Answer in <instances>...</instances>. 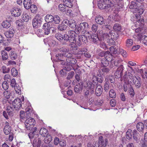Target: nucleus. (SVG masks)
I'll return each instance as SVG.
<instances>
[{"label": "nucleus", "instance_id": "12", "mask_svg": "<svg viewBox=\"0 0 147 147\" xmlns=\"http://www.w3.org/2000/svg\"><path fill=\"white\" fill-rule=\"evenodd\" d=\"M11 12L12 16L18 17L21 15V10L19 8L15 7L11 11Z\"/></svg>", "mask_w": 147, "mask_h": 147}, {"label": "nucleus", "instance_id": "14", "mask_svg": "<svg viewBox=\"0 0 147 147\" xmlns=\"http://www.w3.org/2000/svg\"><path fill=\"white\" fill-rule=\"evenodd\" d=\"M89 84L90 85L89 86H88L89 87H87L85 90H84V96L86 98H88L89 96L90 95V92L91 90L92 86L90 87L91 85V82H89Z\"/></svg>", "mask_w": 147, "mask_h": 147}, {"label": "nucleus", "instance_id": "32", "mask_svg": "<svg viewBox=\"0 0 147 147\" xmlns=\"http://www.w3.org/2000/svg\"><path fill=\"white\" fill-rule=\"evenodd\" d=\"M48 130L45 128H42L40 129V134L43 137H45L49 135L48 134Z\"/></svg>", "mask_w": 147, "mask_h": 147}, {"label": "nucleus", "instance_id": "25", "mask_svg": "<svg viewBox=\"0 0 147 147\" xmlns=\"http://www.w3.org/2000/svg\"><path fill=\"white\" fill-rule=\"evenodd\" d=\"M65 60L68 63V65L75 64L77 62V60L73 57L70 59H66Z\"/></svg>", "mask_w": 147, "mask_h": 147}, {"label": "nucleus", "instance_id": "38", "mask_svg": "<svg viewBox=\"0 0 147 147\" xmlns=\"http://www.w3.org/2000/svg\"><path fill=\"white\" fill-rule=\"evenodd\" d=\"M64 53H60L57 54L56 55V57L57 60H58L57 61H62L63 60L65 59V57L64 56Z\"/></svg>", "mask_w": 147, "mask_h": 147}, {"label": "nucleus", "instance_id": "48", "mask_svg": "<svg viewBox=\"0 0 147 147\" xmlns=\"http://www.w3.org/2000/svg\"><path fill=\"white\" fill-rule=\"evenodd\" d=\"M129 93L131 96V97H133L135 94V92L134 90L131 85H130V87H129Z\"/></svg>", "mask_w": 147, "mask_h": 147}, {"label": "nucleus", "instance_id": "18", "mask_svg": "<svg viewBox=\"0 0 147 147\" xmlns=\"http://www.w3.org/2000/svg\"><path fill=\"white\" fill-rule=\"evenodd\" d=\"M41 18L40 17L36 18H34L32 21L33 26L34 28L36 27L37 26H39L41 23Z\"/></svg>", "mask_w": 147, "mask_h": 147}, {"label": "nucleus", "instance_id": "63", "mask_svg": "<svg viewBox=\"0 0 147 147\" xmlns=\"http://www.w3.org/2000/svg\"><path fill=\"white\" fill-rule=\"evenodd\" d=\"M74 75V73L73 71L70 72L68 74L67 76V80H69L72 78Z\"/></svg>", "mask_w": 147, "mask_h": 147}, {"label": "nucleus", "instance_id": "55", "mask_svg": "<svg viewBox=\"0 0 147 147\" xmlns=\"http://www.w3.org/2000/svg\"><path fill=\"white\" fill-rule=\"evenodd\" d=\"M109 96L112 98H115L116 97V93L113 89H111L109 91Z\"/></svg>", "mask_w": 147, "mask_h": 147}, {"label": "nucleus", "instance_id": "13", "mask_svg": "<svg viewBox=\"0 0 147 147\" xmlns=\"http://www.w3.org/2000/svg\"><path fill=\"white\" fill-rule=\"evenodd\" d=\"M134 78L136 79H134V80L133 81V82L136 88H139L141 86V78L139 77L137 78L136 76H135Z\"/></svg>", "mask_w": 147, "mask_h": 147}, {"label": "nucleus", "instance_id": "41", "mask_svg": "<svg viewBox=\"0 0 147 147\" xmlns=\"http://www.w3.org/2000/svg\"><path fill=\"white\" fill-rule=\"evenodd\" d=\"M63 40L66 42H69V44L72 43V41L69 38V35L67 34H65L63 36Z\"/></svg>", "mask_w": 147, "mask_h": 147}, {"label": "nucleus", "instance_id": "43", "mask_svg": "<svg viewBox=\"0 0 147 147\" xmlns=\"http://www.w3.org/2000/svg\"><path fill=\"white\" fill-rule=\"evenodd\" d=\"M112 19H113V21H111L110 22V23L111 24H112L114 22H114L119 21L120 20V17L119 16L117 15V14H116L115 15H114L112 17Z\"/></svg>", "mask_w": 147, "mask_h": 147}, {"label": "nucleus", "instance_id": "20", "mask_svg": "<svg viewBox=\"0 0 147 147\" xmlns=\"http://www.w3.org/2000/svg\"><path fill=\"white\" fill-rule=\"evenodd\" d=\"M133 138L134 140L136 142L138 143L140 141V138L139 133L136 130H134L133 131Z\"/></svg>", "mask_w": 147, "mask_h": 147}, {"label": "nucleus", "instance_id": "60", "mask_svg": "<svg viewBox=\"0 0 147 147\" xmlns=\"http://www.w3.org/2000/svg\"><path fill=\"white\" fill-rule=\"evenodd\" d=\"M14 89L15 90L16 93L18 94H21V90L20 87L19 86V85L18 86L16 85L14 87Z\"/></svg>", "mask_w": 147, "mask_h": 147}, {"label": "nucleus", "instance_id": "29", "mask_svg": "<svg viewBox=\"0 0 147 147\" xmlns=\"http://www.w3.org/2000/svg\"><path fill=\"white\" fill-rule=\"evenodd\" d=\"M102 92V89L101 86L100 85H98L96 88V94L97 96H100Z\"/></svg>", "mask_w": 147, "mask_h": 147}, {"label": "nucleus", "instance_id": "56", "mask_svg": "<svg viewBox=\"0 0 147 147\" xmlns=\"http://www.w3.org/2000/svg\"><path fill=\"white\" fill-rule=\"evenodd\" d=\"M2 87L5 90H6L8 89L9 85L7 81H4L2 84Z\"/></svg>", "mask_w": 147, "mask_h": 147}, {"label": "nucleus", "instance_id": "45", "mask_svg": "<svg viewBox=\"0 0 147 147\" xmlns=\"http://www.w3.org/2000/svg\"><path fill=\"white\" fill-rule=\"evenodd\" d=\"M113 29L117 32L119 31L121 29V25L118 23H116L113 27Z\"/></svg>", "mask_w": 147, "mask_h": 147}, {"label": "nucleus", "instance_id": "36", "mask_svg": "<svg viewBox=\"0 0 147 147\" xmlns=\"http://www.w3.org/2000/svg\"><path fill=\"white\" fill-rule=\"evenodd\" d=\"M138 7V5L134 1L131 2L129 5V8L130 9H137Z\"/></svg>", "mask_w": 147, "mask_h": 147}, {"label": "nucleus", "instance_id": "52", "mask_svg": "<svg viewBox=\"0 0 147 147\" xmlns=\"http://www.w3.org/2000/svg\"><path fill=\"white\" fill-rule=\"evenodd\" d=\"M65 6H66L64 4H60L58 6L59 10L61 11H65L66 8Z\"/></svg>", "mask_w": 147, "mask_h": 147}, {"label": "nucleus", "instance_id": "16", "mask_svg": "<svg viewBox=\"0 0 147 147\" xmlns=\"http://www.w3.org/2000/svg\"><path fill=\"white\" fill-rule=\"evenodd\" d=\"M83 85V82H80L76 84L74 88L75 92L76 93H79L80 90H81Z\"/></svg>", "mask_w": 147, "mask_h": 147}, {"label": "nucleus", "instance_id": "62", "mask_svg": "<svg viewBox=\"0 0 147 147\" xmlns=\"http://www.w3.org/2000/svg\"><path fill=\"white\" fill-rule=\"evenodd\" d=\"M98 28V26L97 24H95L92 25V30L94 32H96Z\"/></svg>", "mask_w": 147, "mask_h": 147}, {"label": "nucleus", "instance_id": "11", "mask_svg": "<svg viewBox=\"0 0 147 147\" xmlns=\"http://www.w3.org/2000/svg\"><path fill=\"white\" fill-rule=\"evenodd\" d=\"M102 35L101 34V38L100 39L97 35L95 34H90V36H88V37L90 40L94 43L96 42L98 40H102L101 39L102 38L101 36Z\"/></svg>", "mask_w": 147, "mask_h": 147}, {"label": "nucleus", "instance_id": "9", "mask_svg": "<svg viewBox=\"0 0 147 147\" xmlns=\"http://www.w3.org/2000/svg\"><path fill=\"white\" fill-rule=\"evenodd\" d=\"M12 103L14 108L16 110H18L20 109L22 107V101L20 99L18 98L15 99Z\"/></svg>", "mask_w": 147, "mask_h": 147}, {"label": "nucleus", "instance_id": "42", "mask_svg": "<svg viewBox=\"0 0 147 147\" xmlns=\"http://www.w3.org/2000/svg\"><path fill=\"white\" fill-rule=\"evenodd\" d=\"M2 25L3 28H9L11 26L10 23L7 20L3 22Z\"/></svg>", "mask_w": 147, "mask_h": 147}, {"label": "nucleus", "instance_id": "1", "mask_svg": "<svg viewBox=\"0 0 147 147\" xmlns=\"http://www.w3.org/2000/svg\"><path fill=\"white\" fill-rule=\"evenodd\" d=\"M35 123V120L31 117H29L27 118L25 122V127L27 130L30 129V132L28 134L29 138L32 139L33 138L35 135L37 133V128L36 127L33 128V125Z\"/></svg>", "mask_w": 147, "mask_h": 147}, {"label": "nucleus", "instance_id": "59", "mask_svg": "<svg viewBox=\"0 0 147 147\" xmlns=\"http://www.w3.org/2000/svg\"><path fill=\"white\" fill-rule=\"evenodd\" d=\"M11 73L13 76H16L18 75V71L15 68H12L11 70Z\"/></svg>", "mask_w": 147, "mask_h": 147}, {"label": "nucleus", "instance_id": "57", "mask_svg": "<svg viewBox=\"0 0 147 147\" xmlns=\"http://www.w3.org/2000/svg\"><path fill=\"white\" fill-rule=\"evenodd\" d=\"M31 11L32 13H35L37 10L36 6L35 5H32L30 8Z\"/></svg>", "mask_w": 147, "mask_h": 147}, {"label": "nucleus", "instance_id": "64", "mask_svg": "<svg viewBox=\"0 0 147 147\" xmlns=\"http://www.w3.org/2000/svg\"><path fill=\"white\" fill-rule=\"evenodd\" d=\"M3 73L4 74L8 73L9 71V68H7L5 66H3L2 67Z\"/></svg>", "mask_w": 147, "mask_h": 147}, {"label": "nucleus", "instance_id": "17", "mask_svg": "<svg viewBox=\"0 0 147 147\" xmlns=\"http://www.w3.org/2000/svg\"><path fill=\"white\" fill-rule=\"evenodd\" d=\"M95 21L96 23L100 25L105 24V21L104 18L100 15L98 16L95 18Z\"/></svg>", "mask_w": 147, "mask_h": 147}, {"label": "nucleus", "instance_id": "7", "mask_svg": "<svg viewBox=\"0 0 147 147\" xmlns=\"http://www.w3.org/2000/svg\"><path fill=\"white\" fill-rule=\"evenodd\" d=\"M43 27L45 34L47 35L51 32L54 34L56 32V29L53 27H50L47 23H44Z\"/></svg>", "mask_w": 147, "mask_h": 147}, {"label": "nucleus", "instance_id": "23", "mask_svg": "<svg viewBox=\"0 0 147 147\" xmlns=\"http://www.w3.org/2000/svg\"><path fill=\"white\" fill-rule=\"evenodd\" d=\"M41 140L39 138L35 139L33 142V145L34 147H40Z\"/></svg>", "mask_w": 147, "mask_h": 147}, {"label": "nucleus", "instance_id": "61", "mask_svg": "<svg viewBox=\"0 0 147 147\" xmlns=\"http://www.w3.org/2000/svg\"><path fill=\"white\" fill-rule=\"evenodd\" d=\"M16 24L18 26L21 27V28L23 26V22L21 19L17 20L16 22Z\"/></svg>", "mask_w": 147, "mask_h": 147}, {"label": "nucleus", "instance_id": "28", "mask_svg": "<svg viewBox=\"0 0 147 147\" xmlns=\"http://www.w3.org/2000/svg\"><path fill=\"white\" fill-rule=\"evenodd\" d=\"M6 111L9 116H12L14 112V108L11 106H8L7 107Z\"/></svg>", "mask_w": 147, "mask_h": 147}, {"label": "nucleus", "instance_id": "53", "mask_svg": "<svg viewBox=\"0 0 147 147\" xmlns=\"http://www.w3.org/2000/svg\"><path fill=\"white\" fill-rule=\"evenodd\" d=\"M29 19V17L26 13H24L22 15V19L25 22H28Z\"/></svg>", "mask_w": 147, "mask_h": 147}, {"label": "nucleus", "instance_id": "47", "mask_svg": "<svg viewBox=\"0 0 147 147\" xmlns=\"http://www.w3.org/2000/svg\"><path fill=\"white\" fill-rule=\"evenodd\" d=\"M61 19L59 16L55 15L54 17L53 21L54 23L57 24H59L60 23Z\"/></svg>", "mask_w": 147, "mask_h": 147}, {"label": "nucleus", "instance_id": "30", "mask_svg": "<svg viewBox=\"0 0 147 147\" xmlns=\"http://www.w3.org/2000/svg\"><path fill=\"white\" fill-rule=\"evenodd\" d=\"M102 68L101 70H101V72L102 75H105L108 73L110 71L109 69L107 67H102V65L101 66Z\"/></svg>", "mask_w": 147, "mask_h": 147}, {"label": "nucleus", "instance_id": "50", "mask_svg": "<svg viewBox=\"0 0 147 147\" xmlns=\"http://www.w3.org/2000/svg\"><path fill=\"white\" fill-rule=\"evenodd\" d=\"M105 59H108L109 58L111 59L112 58V54L110 53V52L108 51H105Z\"/></svg>", "mask_w": 147, "mask_h": 147}, {"label": "nucleus", "instance_id": "6", "mask_svg": "<svg viewBox=\"0 0 147 147\" xmlns=\"http://www.w3.org/2000/svg\"><path fill=\"white\" fill-rule=\"evenodd\" d=\"M136 12L138 13V15H136V21L139 23V24L142 26H143L144 24V20L142 18L140 15L142 14L144 11L142 9H139L138 7V9L136 10Z\"/></svg>", "mask_w": 147, "mask_h": 147}, {"label": "nucleus", "instance_id": "15", "mask_svg": "<svg viewBox=\"0 0 147 147\" xmlns=\"http://www.w3.org/2000/svg\"><path fill=\"white\" fill-rule=\"evenodd\" d=\"M15 31L13 28H11L9 30L6 31L5 33V35L6 37L8 38H12L14 36Z\"/></svg>", "mask_w": 147, "mask_h": 147}, {"label": "nucleus", "instance_id": "34", "mask_svg": "<svg viewBox=\"0 0 147 147\" xmlns=\"http://www.w3.org/2000/svg\"><path fill=\"white\" fill-rule=\"evenodd\" d=\"M136 127L139 131H142L144 128V123L141 122L138 123L136 125Z\"/></svg>", "mask_w": 147, "mask_h": 147}, {"label": "nucleus", "instance_id": "3", "mask_svg": "<svg viewBox=\"0 0 147 147\" xmlns=\"http://www.w3.org/2000/svg\"><path fill=\"white\" fill-rule=\"evenodd\" d=\"M89 28L88 24L86 22L81 23L79 26H78L75 28L77 34L86 32V30Z\"/></svg>", "mask_w": 147, "mask_h": 147}, {"label": "nucleus", "instance_id": "46", "mask_svg": "<svg viewBox=\"0 0 147 147\" xmlns=\"http://www.w3.org/2000/svg\"><path fill=\"white\" fill-rule=\"evenodd\" d=\"M46 137L44 140V142L47 144L49 143L52 140V138L50 135H48L46 136Z\"/></svg>", "mask_w": 147, "mask_h": 147}, {"label": "nucleus", "instance_id": "4", "mask_svg": "<svg viewBox=\"0 0 147 147\" xmlns=\"http://www.w3.org/2000/svg\"><path fill=\"white\" fill-rule=\"evenodd\" d=\"M114 4L111 3L109 4L107 3L105 0H104L102 1H100L98 3V6L99 8L101 9H108V10L112 9V8L114 6Z\"/></svg>", "mask_w": 147, "mask_h": 147}, {"label": "nucleus", "instance_id": "31", "mask_svg": "<svg viewBox=\"0 0 147 147\" xmlns=\"http://www.w3.org/2000/svg\"><path fill=\"white\" fill-rule=\"evenodd\" d=\"M98 72L99 74H98L96 78L97 79L98 82H99L100 83H102L104 79L102 76V75L101 74V71L98 70Z\"/></svg>", "mask_w": 147, "mask_h": 147}, {"label": "nucleus", "instance_id": "26", "mask_svg": "<svg viewBox=\"0 0 147 147\" xmlns=\"http://www.w3.org/2000/svg\"><path fill=\"white\" fill-rule=\"evenodd\" d=\"M3 131L5 134L8 135L11 133V127L9 125H5Z\"/></svg>", "mask_w": 147, "mask_h": 147}, {"label": "nucleus", "instance_id": "2", "mask_svg": "<svg viewBox=\"0 0 147 147\" xmlns=\"http://www.w3.org/2000/svg\"><path fill=\"white\" fill-rule=\"evenodd\" d=\"M87 38L84 35H79L77 38H76L74 44L71 45V47L72 49H76L78 47L80 46L82 43H86L87 42Z\"/></svg>", "mask_w": 147, "mask_h": 147}, {"label": "nucleus", "instance_id": "19", "mask_svg": "<svg viewBox=\"0 0 147 147\" xmlns=\"http://www.w3.org/2000/svg\"><path fill=\"white\" fill-rule=\"evenodd\" d=\"M122 61L121 59H117L114 62V66H113L111 68H113L114 69L116 68V67H121L123 65V64L121 63Z\"/></svg>", "mask_w": 147, "mask_h": 147}, {"label": "nucleus", "instance_id": "58", "mask_svg": "<svg viewBox=\"0 0 147 147\" xmlns=\"http://www.w3.org/2000/svg\"><path fill=\"white\" fill-rule=\"evenodd\" d=\"M64 56L67 58L66 59H70L73 57V55L71 53L68 52L64 53Z\"/></svg>", "mask_w": 147, "mask_h": 147}, {"label": "nucleus", "instance_id": "24", "mask_svg": "<svg viewBox=\"0 0 147 147\" xmlns=\"http://www.w3.org/2000/svg\"><path fill=\"white\" fill-rule=\"evenodd\" d=\"M74 0H63V2L65 5L69 8H71L73 5V2Z\"/></svg>", "mask_w": 147, "mask_h": 147}, {"label": "nucleus", "instance_id": "35", "mask_svg": "<svg viewBox=\"0 0 147 147\" xmlns=\"http://www.w3.org/2000/svg\"><path fill=\"white\" fill-rule=\"evenodd\" d=\"M133 44V40L131 39H127L125 41V46L126 47L129 48Z\"/></svg>", "mask_w": 147, "mask_h": 147}, {"label": "nucleus", "instance_id": "40", "mask_svg": "<svg viewBox=\"0 0 147 147\" xmlns=\"http://www.w3.org/2000/svg\"><path fill=\"white\" fill-rule=\"evenodd\" d=\"M1 56L3 60H7L8 57V56L6 51L5 50H3L1 52Z\"/></svg>", "mask_w": 147, "mask_h": 147}, {"label": "nucleus", "instance_id": "44", "mask_svg": "<svg viewBox=\"0 0 147 147\" xmlns=\"http://www.w3.org/2000/svg\"><path fill=\"white\" fill-rule=\"evenodd\" d=\"M3 95L6 98H9L12 95L11 92L9 90L5 91L3 92Z\"/></svg>", "mask_w": 147, "mask_h": 147}, {"label": "nucleus", "instance_id": "33", "mask_svg": "<svg viewBox=\"0 0 147 147\" xmlns=\"http://www.w3.org/2000/svg\"><path fill=\"white\" fill-rule=\"evenodd\" d=\"M69 26L71 28L74 29L76 28V23L74 20H70Z\"/></svg>", "mask_w": 147, "mask_h": 147}, {"label": "nucleus", "instance_id": "51", "mask_svg": "<svg viewBox=\"0 0 147 147\" xmlns=\"http://www.w3.org/2000/svg\"><path fill=\"white\" fill-rule=\"evenodd\" d=\"M63 35L61 33L58 32L56 34L55 37L59 41H61L63 40Z\"/></svg>", "mask_w": 147, "mask_h": 147}, {"label": "nucleus", "instance_id": "21", "mask_svg": "<svg viewBox=\"0 0 147 147\" xmlns=\"http://www.w3.org/2000/svg\"><path fill=\"white\" fill-rule=\"evenodd\" d=\"M54 17L51 15H47L45 17V20L48 25L50 26L49 23H51L53 21Z\"/></svg>", "mask_w": 147, "mask_h": 147}, {"label": "nucleus", "instance_id": "8", "mask_svg": "<svg viewBox=\"0 0 147 147\" xmlns=\"http://www.w3.org/2000/svg\"><path fill=\"white\" fill-rule=\"evenodd\" d=\"M77 34V32L73 30H69L68 31V34L69 36V38L70 39L72 43L69 44V45L71 47V45H72V44H74L75 42L76 39L77 37V36H76L75 34Z\"/></svg>", "mask_w": 147, "mask_h": 147}, {"label": "nucleus", "instance_id": "37", "mask_svg": "<svg viewBox=\"0 0 147 147\" xmlns=\"http://www.w3.org/2000/svg\"><path fill=\"white\" fill-rule=\"evenodd\" d=\"M67 27L62 23L59 25L57 27L58 29L60 31H63L67 29Z\"/></svg>", "mask_w": 147, "mask_h": 147}, {"label": "nucleus", "instance_id": "39", "mask_svg": "<svg viewBox=\"0 0 147 147\" xmlns=\"http://www.w3.org/2000/svg\"><path fill=\"white\" fill-rule=\"evenodd\" d=\"M109 60L110 59H107L105 58L102 59L101 60V64L103 67H107L108 65Z\"/></svg>", "mask_w": 147, "mask_h": 147}, {"label": "nucleus", "instance_id": "22", "mask_svg": "<svg viewBox=\"0 0 147 147\" xmlns=\"http://www.w3.org/2000/svg\"><path fill=\"white\" fill-rule=\"evenodd\" d=\"M75 73V78L77 81L78 82V83H80V82H83L81 79V71L78 70V71H76Z\"/></svg>", "mask_w": 147, "mask_h": 147}, {"label": "nucleus", "instance_id": "5", "mask_svg": "<svg viewBox=\"0 0 147 147\" xmlns=\"http://www.w3.org/2000/svg\"><path fill=\"white\" fill-rule=\"evenodd\" d=\"M114 32V31H110L109 34H102L101 36V39L103 40L106 38L117 39L118 37V34L116 32L115 33Z\"/></svg>", "mask_w": 147, "mask_h": 147}, {"label": "nucleus", "instance_id": "10", "mask_svg": "<svg viewBox=\"0 0 147 147\" xmlns=\"http://www.w3.org/2000/svg\"><path fill=\"white\" fill-rule=\"evenodd\" d=\"M98 147H107V144L108 143V140L106 138L105 140L103 139V138L102 136H100L99 138Z\"/></svg>", "mask_w": 147, "mask_h": 147}, {"label": "nucleus", "instance_id": "27", "mask_svg": "<svg viewBox=\"0 0 147 147\" xmlns=\"http://www.w3.org/2000/svg\"><path fill=\"white\" fill-rule=\"evenodd\" d=\"M31 3L30 0H24L23 4L24 7L26 9H30L32 5Z\"/></svg>", "mask_w": 147, "mask_h": 147}, {"label": "nucleus", "instance_id": "54", "mask_svg": "<svg viewBox=\"0 0 147 147\" xmlns=\"http://www.w3.org/2000/svg\"><path fill=\"white\" fill-rule=\"evenodd\" d=\"M10 56L11 59L13 60L16 59L17 57V54L14 52H11Z\"/></svg>", "mask_w": 147, "mask_h": 147}, {"label": "nucleus", "instance_id": "49", "mask_svg": "<svg viewBox=\"0 0 147 147\" xmlns=\"http://www.w3.org/2000/svg\"><path fill=\"white\" fill-rule=\"evenodd\" d=\"M109 50L111 52L114 54L118 53V52L117 51V49L114 46H111L109 48Z\"/></svg>", "mask_w": 147, "mask_h": 147}]
</instances>
